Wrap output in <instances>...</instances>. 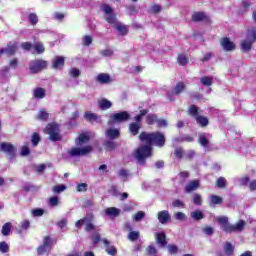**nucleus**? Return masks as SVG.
Segmentation results:
<instances>
[{
	"label": "nucleus",
	"mask_w": 256,
	"mask_h": 256,
	"mask_svg": "<svg viewBox=\"0 0 256 256\" xmlns=\"http://www.w3.org/2000/svg\"><path fill=\"white\" fill-rule=\"evenodd\" d=\"M48 204L50 207H57L59 205V197L53 196L49 198Z\"/></svg>",
	"instance_id": "nucleus-51"
},
{
	"label": "nucleus",
	"mask_w": 256,
	"mask_h": 256,
	"mask_svg": "<svg viewBox=\"0 0 256 256\" xmlns=\"http://www.w3.org/2000/svg\"><path fill=\"white\" fill-rule=\"evenodd\" d=\"M83 43L84 45H86V47H89V45H91V43H93V38H91V36L86 35L83 37Z\"/></svg>",
	"instance_id": "nucleus-63"
},
{
	"label": "nucleus",
	"mask_w": 256,
	"mask_h": 256,
	"mask_svg": "<svg viewBox=\"0 0 256 256\" xmlns=\"http://www.w3.org/2000/svg\"><path fill=\"white\" fill-rule=\"evenodd\" d=\"M17 42L15 43H8L6 48H0V57L1 55H9L10 57H13L15 53H17Z\"/></svg>",
	"instance_id": "nucleus-14"
},
{
	"label": "nucleus",
	"mask_w": 256,
	"mask_h": 256,
	"mask_svg": "<svg viewBox=\"0 0 256 256\" xmlns=\"http://www.w3.org/2000/svg\"><path fill=\"white\" fill-rule=\"evenodd\" d=\"M183 153H184V150L182 147L176 148L174 150V155L176 156L177 159H183Z\"/></svg>",
	"instance_id": "nucleus-58"
},
{
	"label": "nucleus",
	"mask_w": 256,
	"mask_h": 256,
	"mask_svg": "<svg viewBox=\"0 0 256 256\" xmlns=\"http://www.w3.org/2000/svg\"><path fill=\"white\" fill-rule=\"evenodd\" d=\"M191 19L194 23H211V18L205 12H194Z\"/></svg>",
	"instance_id": "nucleus-15"
},
{
	"label": "nucleus",
	"mask_w": 256,
	"mask_h": 256,
	"mask_svg": "<svg viewBox=\"0 0 256 256\" xmlns=\"http://www.w3.org/2000/svg\"><path fill=\"white\" fill-rule=\"evenodd\" d=\"M253 43H256V27L248 29L246 39L240 42L242 53H249L253 49Z\"/></svg>",
	"instance_id": "nucleus-4"
},
{
	"label": "nucleus",
	"mask_w": 256,
	"mask_h": 256,
	"mask_svg": "<svg viewBox=\"0 0 256 256\" xmlns=\"http://www.w3.org/2000/svg\"><path fill=\"white\" fill-rule=\"evenodd\" d=\"M89 135L87 134H80L77 141H78V145H83V143H87L89 142Z\"/></svg>",
	"instance_id": "nucleus-45"
},
{
	"label": "nucleus",
	"mask_w": 256,
	"mask_h": 256,
	"mask_svg": "<svg viewBox=\"0 0 256 256\" xmlns=\"http://www.w3.org/2000/svg\"><path fill=\"white\" fill-rule=\"evenodd\" d=\"M159 119V116L155 113H150L146 115V124L147 125H155Z\"/></svg>",
	"instance_id": "nucleus-29"
},
{
	"label": "nucleus",
	"mask_w": 256,
	"mask_h": 256,
	"mask_svg": "<svg viewBox=\"0 0 256 256\" xmlns=\"http://www.w3.org/2000/svg\"><path fill=\"white\" fill-rule=\"evenodd\" d=\"M49 63L43 59L32 60L29 64V70L32 75H37V73H41V71L47 69Z\"/></svg>",
	"instance_id": "nucleus-9"
},
{
	"label": "nucleus",
	"mask_w": 256,
	"mask_h": 256,
	"mask_svg": "<svg viewBox=\"0 0 256 256\" xmlns=\"http://www.w3.org/2000/svg\"><path fill=\"white\" fill-rule=\"evenodd\" d=\"M224 251H225L226 255L231 256V255H233V252L235 251V247H233L231 242H225Z\"/></svg>",
	"instance_id": "nucleus-38"
},
{
	"label": "nucleus",
	"mask_w": 256,
	"mask_h": 256,
	"mask_svg": "<svg viewBox=\"0 0 256 256\" xmlns=\"http://www.w3.org/2000/svg\"><path fill=\"white\" fill-rule=\"evenodd\" d=\"M84 118L86 119V121H89V123H93V121L99 120V115L91 111H87L84 113Z\"/></svg>",
	"instance_id": "nucleus-28"
},
{
	"label": "nucleus",
	"mask_w": 256,
	"mask_h": 256,
	"mask_svg": "<svg viewBox=\"0 0 256 256\" xmlns=\"http://www.w3.org/2000/svg\"><path fill=\"white\" fill-rule=\"evenodd\" d=\"M28 19L30 21V25H37V23H39V17L35 13H30L28 15Z\"/></svg>",
	"instance_id": "nucleus-44"
},
{
	"label": "nucleus",
	"mask_w": 256,
	"mask_h": 256,
	"mask_svg": "<svg viewBox=\"0 0 256 256\" xmlns=\"http://www.w3.org/2000/svg\"><path fill=\"white\" fill-rule=\"evenodd\" d=\"M102 11L105 13V15H107V23L110 25H117V16L113 14V8L109 4H103Z\"/></svg>",
	"instance_id": "nucleus-11"
},
{
	"label": "nucleus",
	"mask_w": 256,
	"mask_h": 256,
	"mask_svg": "<svg viewBox=\"0 0 256 256\" xmlns=\"http://www.w3.org/2000/svg\"><path fill=\"white\" fill-rule=\"evenodd\" d=\"M156 241L161 247H167V235L165 232L156 233Z\"/></svg>",
	"instance_id": "nucleus-22"
},
{
	"label": "nucleus",
	"mask_w": 256,
	"mask_h": 256,
	"mask_svg": "<svg viewBox=\"0 0 256 256\" xmlns=\"http://www.w3.org/2000/svg\"><path fill=\"white\" fill-rule=\"evenodd\" d=\"M106 137H108V139H119L121 132H119V129L109 128L106 130Z\"/></svg>",
	"instance_id": "nucleus-23"
},
{
	"label": "nucleus",
	"mask_w": 256,
	"mask_h": 256,
	"mask_svg": "<svg viewBox=\"0 0 256 256\" xmlns=\"http://www.w3.org/2000/svg\"><path fill=\"white\" fill-rule=\"evenodd\" d=\"M102 241L106 247V253H108V255H112V256L117 255V248H115V246H109L111 245L109 240L103 239Z\"/></svg>",
	"instance_id": "nucleus-24"
},
{
	"label": "nucleus",
	"mask_w": 256,
	"mask_h": 256,
	"mask_svg": "<svg viewBox=\"0 0 256 256\" xmlns=\"http://www.w3.org/2000/svg\"><path fill=\"white\" fill-rule=\"evenodd\" d=\"M36 119H38V121H47V119H49V113L40 110L36 116Z\"/></svg>",
	"instance_id": "nucleus-43"
},
{
	"label": "nucleus",
	"mask_w": 256,
	"mask_h": 256,
	"mask_svg": "<svg viewBox=\"0 0 256 256\" xmlns=\"http://www.w3.org/2000/svg\"><path fill=\"white\" fill-rule=\"evenodd\" d=\"M149 13H153L154 15H156V13H160L161 12V6L154 4L149 8Z\"/></svg>",
	"instance_id": "nucleus-56"
},
{
	"label": "nucleus",
	"mask_w": 256,
	"mask_h": 256,
	"mask_svg": "<svg viewBox=\"0 0 256 256\" xmlns=\"http://www.w3.org/2000/svg\"><path fill=\"white\" fill-rule=\"evenodd\" d=\"M91 151H93L91 146H85L83 148L73 147L68 151V155H70V157H79L83 155H89Z\"/></svg>",
	"instance_id": "nucleus-13"
},
{
	"label": "nucleus",
	"mask_w": 256,
	"mask_h": 256,
	"mask_svg": "<svg viewBox=\"0 0 256 256\" xmlns=\"http://www.w3.org/2000/svg\"><path fill=\"white\" fill-rule=\"evenodd\" d=\"M40 142H41V135H39V133L37 132H34L31 137V143L33 147H37Z\"/></svg>",
	"instance_id": "nucleus-40"
},
{
	"label": "nucleus",
	"mask_w": 256,
	"mask_h": 256,
	"mask_svg": "<svg viewBox=\"0 0 256 256\" xmlns=\"http://www.w3.org/2000/svg\"><path fill=\"white\" fill-rule=\"evenodd\" d=\"M185 89H187V85L185 84V82L179 81V82H177L176 85L173 87V89H172V95L179 96V95H181V93H183V91H185Z\"/></svg>",
	"instance_id": "nucleus-18"
},
{
	"label": "nucleus",
	"mask_w": 256,
	"mask_h": 256,
	"mask_svg": "<svg viewBox=\"0 0 256 256\" xmlns=\"http://www.w3.org/2000/svg\"><path fill=\"white\" fill-rule=\"evenodd\" d=\"M45 213V210L41 209V208H36L32 210V215L34 217H42V215Z\"/></svg>",
	"instance_id": "nucleus-59"
},
{
	"label": "nucleus",
	"mask_w": 256,
	"mask_h": 256,
	"mask_svg": "<svg viewBox=\"0 0 256 256\" xmlns=\"http://www.w3.org/2000/svg\"><path fill=\"white\" fill-rule=\"evenodd\" d=\"M105 215L110 217H119V215H121V210L116 207H110L105 210Z\"/></svg>",
	"instance_id": "nucleus-26"
},
{
	"label": "nucleus",
	"mask_w": 256,
	"mask_h": 256,
	"mask_svg": "<svg viewBox=\"0 0 256 256\" xmlns=\"http://www.w3.org/2000/svg\"><path fill=\"white\" fill-rule=\"evenodd\" d=\"M156 125L158 128L167 127V120L158 118Z\"/></svg>",
	"instance_id": "nucleus-64"
},
{
	"label": "nucleus",
	"mask_w": 256,
	"mask_h": 256,
	"mask_svg": "<svg viewBox=\"0 0 256 256\" xmlns=\"http://www.w3.org/2000/svg\"><path fill=\"white\" fill-rule=\"evenodd\" d=\"M217 223L220 224V227L224 233H241L245 229L247 222L245 220H239L235 225L229 223V217L221 216L216 219Z\"/></svg>",
	"instance_id": "nucleus-2"
},
{
	"label": "nucleus",
	"mask_w": 256,
	"mask_h": 256,
	"mask_svg": "<svg viewBox=\"0 0 256 256\" xmlns=\"http://www.w3.org/2000/svg\"><path fill=\"white\" fill-rule=\"evenodd\" d=\"M87 183H80V184H77L76 186V191L78 193H85L87 191Z\"/></svg>",
	"instance_id": "nucleus-50"
},
{
	"label": "nucleus",
	"mask_w": 256,
	"mask_h": 256,
	"mask_svg": "<svg viewBox=\"0 0 256 256\" xmlns=\"http://www.w3.org/2000/svg\"><path fill=\"white\" fill-rule=\"evenodd\" d=\"M249 181H251V179L247 175L241 177L239 180L242 187H247V185H249Z\"/></svg>",
	"instance_id": "nucleus-54"
},
{
	"label": "nucleus",
	"mask_w": 256,
	"mask_h": 256,
	"mask_svg": "<svg viewBox=\"0 0 256 256\" xmlns=\"http://www.w3.org/2000/svg\"><path fill=\"white\" fill-rule=\"evenodd\" d=\"M158 221L162 225H165V223H168V221H171V214H169V211L167 210H162L159 211L157 214Z\"/></svg>",
	"instance_id": "nucleus-17"
},
{
	"label": "nucleus",
	"mask_w": 256,
	"mask_h": 256,
	"mask_svg": "<svg viewBox=\"0 0 256 256\" xmlns=\"http://www.w3.org/2000/svg\"><path fill=\"white\" fill-rule=\"evenodd\" d=\"M202 231H203V233L205 234V235H213V233H215V229H213V227H211V226H206V227H204L203 229H202Z\"/></svg>",
	"instance_id": "nucleus-61"
},
{
	"label": "nucleus",
	"mask_w": 256,
	"mask_h": 256,
	"mask_svg": "<svg viewBox=\"0 0 256 256\" xmlns=\"http://www.w3.org/2000/svg\"><path fill=\"white\" fill-rule=\"evenodd\" d=\"M151 155H153V147L147 144L139 147L136 150L135 158L137 159L138 163H140V165H145L147 158L151 157Z\"/></svg>",
	"instance_id": "nucleus-7"
},
{
	"label": "nucleus",
	"mask_w": 256,
	"mask_h": 256,
	"mask_svg": "<svg viewBox=\"0 0 256 256\" xmlns=\"http://www.w3.org/2000/svg\"><path fill=\"white\" fill-rule=\"evenodd\" d=\"M53 249V238L49 235L43 237V242L37 247V255H49Z\"/></svg>",
	"instance_id": "nucleus-8"
},
{
	"label": "nucleus",
	"mask_w": 256,
	"mask_h": 256,
	"mask_svg": "<svg viewBox=\"0 0 256 256\" xmlns=\"http://www.w3.org/2000/svg\"><path fill=\"white\" fill-rule=\"evenodd\" d=\"M177 63L181 65V67H185L187 63H189V58H187L185 54H179L177 57Z\"/></svg>",
	"instance_id": "nucleus-35"
},
{
	"label": "nucleus",
	"mask_w": 256,
	"mask_h": 256,
	"mask_svg": "<svg viewBox=\"0 0 256 256\" xmlns=\"http://www.w3.org/2000/svg\"><path fill=\"white\" fill-rule=\"evenodd\" d=\"M0 151L2 153H6L9 157V159H15V153L17 149L11 142H2L0 144Z\"/></svg>",
	"instance_id": "nucleus-12"
},
{
	"label": "nucleus",
	"mask_w": 256,
	"mask_h": 256,
	"mask_svg": "<svg viewBox=\"0 0 256 256\" xmlns=\"http://www.w3.org/2000/svg\"><path fill=\"white\" fill-rule=\"evenodd\" d=\"M222 203H223L222 197L215 194L210 195V206L221 205Z\"/></svg>",
	"instance_id": "nucleus-32"
},
{
	"label": "nucleus",
	"mask_w": 256,
	"mask_h": 256,
	"mask_svg": "<svg viewBox=\"0 0 256 256\" xmlns=\"http://www.w3.org/2000/svg\"><path fill=\"white\" fill-rule=\"evenodd\" d=\"M198 143L202 147H208L209 146V139H207V135L205 133L199 135Z\"/></svg>",
	"instance_id": "nucleus-34"
},
{
	"label": "nucleus",
	"mask_w": 256,
	"mask_h": 256,
	"mask_svg": "<svg viewBox=\"0 0 256 256\" xmlns=\"http://www.w3.org/2000/svg\"><path fill=\"white\" fill-rule=\"evenodd\" d=\"M33 95L35 96L36 99H45L47 92L45 91V88L37 87L33 91Z\"/></svg>",
	"instance_id": "nucleus-27"
},
{
	"label": "nucleus",
	"mask_w": 256,
	"mask_h": 256,
	"mask_svg": "<svg viewBox=\"0 0 256 256\" xmlns=\"http://www.w3.org/2000/svg\"><path fill=\"white\" fill-rule=\"evenodd\" d=\"M67 189L66 185H56L53 187V193H63Z\"/></svg>",
	"instance_id": "nucleus-57"
},
{
	"label": "nucleus",
	"mask_w": 256,
	"mask_h": 256,
	"mask_svg": "<svg viewBox=\"0 0 256 256\" xmlns=\"http://www.w3.org/2000/svg\"><path fill=\"white\" fill-rule=\"evenodd\" d=\"M201 113H203V110L195 104L190 105L188 108V115L195 119L197 125L200 127H207L209 125V118L201 115Z\"/></svg>",
	"instance_id": "nucleus-3"
},
{
	"label": "nucleus",
	"mask_w": 256,
	"mask_h": 256,
	"mask_svg": "<svg viewBox=\"0 0 256 256\" xmlns=\"http://www.w3.org/2000/svg\"><path fill=\"white\" fill-rule=\"evenodd\" d=\"M141 129V124L139 123H130L129 124V131L131 133V135H133V137L139 135V130Z\"/></svg>",
	"instance_id": "nucleus-25"
},
{
	"label": "nucleus",
	"mask_w": 256,
	"mask_h": 256,
	"mask_svg": "<svg viewBox=\"0 0 256 256\" xmlns=\"http://www.w3.org/2000/svg\"><path fill=\"white\" fill-rule=\"evenodd\" d=\"M216 186L218 189H225V187H227V179H225V177H219L216 180Z\"/></svg>",
	"instance_id": "nucleus-42"
},
{
	"label": "nucleus",
	"mask_w": 256,
	"mask_h": 256,
	"mask_svg": "<svg viewBox=\"0 0 256 256\" xmlns=\"http://www.w3.org/2000/svg\"><path fill=\"white\" fill-rule=\"evenodd\" d=\"M104 147L106 151H115V149H117V143L111 140H108L104 143Z\"/></svg>",
	"instance_id": "nucleus-41"
},
{
	"label": "nucleus",
	"mask_w": 256,
	"mask_h": 256,
	"mask_svg": "<svg viewBox=\"0 0 256 256\" xmlns=\"http://www.w3.org/2000/svg\"><path fill=\"white\" fill-rule=\"evenodd\" d=\"M44 131L46 135H49V141H53L55 143L63 139L61 136V129L57 123H48Z\"/></svg>",
	"instance_id": "nucleus-6"
},
{
	"label": "nucleus",
	"mask_w": 256,
	"mask_h": 256,
	"mask_svg": "<svg viewBox=\"0 0 256 256\" xmlns=\"http://www.w3.org/2000/svg\"><path fill=\"white\" fill-rule=\"evenodd\" d=\"M139 139L141 143H146L151 147L153 145L154 147H165V143L167 139L165 138V134L162 132L156 131V132H145L142 131L139 135Z\"/></svg>",
	"instance_id": "nucleus-1"
},
{
	"label": "nucleus",
	"mask_w": 256,
	"mask_h": 256,
	"mask_svg": "<svg viewBox=\"0 0 256 256\" xmlns=\"http://www.w3.org/2000/svg\"><path fill=\"white\" fill-rule=\"evenodd\" d=\"M13 225L11 224V222H6L3 226H2V230L1 233L4 237H8V235L11 234V229H12Z\"/></svg>",
	"instance_id": "nucleus-31"
},
{
	"label": "nucleus",
	"mask_w": 256,
	"mask_h": 256,
	"mask_svg": "<svg viewBox=\"0 0 256 256\" xmlns=\"http://www.w3.org/2000/svg\"><path fill=\"white\" fill-rule=\"evenodd\" d=\"M99 107L102 111H105L107 109H111V107H113V103H111V101L107 100L106 98H103L99 102Z\"/></svg>",
	"instance_id": "nucleus-30"
},
{
	"label": "nucleus",
	"mask_w": 256,
	"mask_h": 256,
	"mask_svg": "<svg viewBox=\"0 0 256 256\" xmlns=\"http://www.w3.org/2000/svg\"><path fill=\"white\" fill-rule=\"evenodd\" d=\"M108 192L110 193V195H113V197H119V190L115 185H112Z\"/></svg>",
	"instance_id": "nucleus-60"
},
{
	"label": "nucleus",
	"mask_w": 256,
	"mask_h": 256,
	"mask_svg": "<svg viewBox=\"0 0 256 256\" xmlns=\"http://www.w3.org/2000/svg\"><path fill=\"white\" fill-rule=\"evenodd\" d=\"M140 234L139 231H130V233L128 234V239L129 241H137V239H139Z\"/></svg>",
	"instance_id": "nucleus-49"
},
{
	"label": "nucleus",
	"mask_w": 256,
	"mask_h": 256,
	"mask_svg": "<svg viewBox=\"0 0 256 256\" xmlns=\"http://www.w3.org/2000/svg\"><path fill=\"white\" fill-rule=\"evenodd\" d=\"M31 227V222L29 220H23L20 224V231H27Z\"/></svg>",
	"instance_id": "nucleus-52"
},
{
	"label": "nucleus",
	"mask_w": 256,
	"mask_h": 256,
	"mask_svg": "<svg viewBox=\"0 0 256 256\" xmlns=\"http://www.w3.org/2000/svg\"><path fill=\"white\" fill-rule=\"evenodd\" d=\"M21 47L24 51H31L33 49V44L31 42H24L21 44Z\"/></svg>",
	"instance_id": "nucleus-62"
},
{
	"label": "nucleus",
	"mask_w": 256,
	"mask_h": 256,
	"mask_svg": "<svg viewBox=\"0 0 256 256\" xmlns=\"http://www.w3.org/2000/svg\"><path fill=\"white\" fill-rule=\"evenodd\" d=\"M129 119H131V115L127 111L114 113L110 116L108 125H114V123H125V121H129Z\"/></svg>",
	"instance_id": "nucleus-10"
},
{
	"label": "nucleus",
	"mask_w": 256,
	"mask_h": 256,
	"mask_svg": "<svg viewBox=\"0 0 256 256\" xmlns=\"http://www.w3.org/2000/svg\"><path fill=\"white\" fill-rule=\"evenodd\" d=\"M199 180H192L185 186L186 193H192V191H197L199 189Z\"/></svg>",
	"instance_id": "nucleus-21"
},
{
	"label": "nucleus",
	"mask_w": 256,
	"mask_h": 256,
	"mask_svg": "<svg viewBox=\"0 0 256 256\" xmlns=\"http://www.w3.org/2000/svg\"><path fill=\"white\" fill-rule=\"evenodd\" d=\"M220 45L224 51H235L236 49L235 42L231 41L227 37L221 38Z\"/></svg>",
	"instance_id": "nucleus-16"
},
{
	"label": "nucleus",
	"mask_w": 256,
	"mask_h": 256,
	"mask_svg": "<svg viewBox=\"0 0 256 256\" xmlns=\"http://www.w3.org/2000/svg\"><path fill=\"white\" fill-rule=\"evenodd\" d=\"M69 74L71 77H74L75 79H77V77L81 75V70L77 68H71L69 71Z\"/></svg>",
	"instance_id": "nucleus-55"
},
{
	"label": "nucleus",
	"mask_w": 256,
	"mask_h": 256,
	"mask_svg": "<svg viewBox=\"0 0 256 256\" xmlns=\"http://www.w3.org/2000/svg\"><path fill=\"white\" fill-rule=\"evenodd\" d=\"M200 83H202L204 87H211V85H213V78L209 76H203L200 78Z\"/></svg>",
	"instance_id": "nucleus-39"
},
{
	"label": "nucleus",
	"mask_w": 256,
	"mask_h": 256,
	"mask_svg": "<svg viewBox=\"0 0 256 256\" xmlns=\"http://www.w3.org/2000/svg\"><path fill=\"white\" fill-rule=\"evenodd\" d=\"M97 83H100V85H109L111 83V76L107 73H100L96 77Z\"/></svg>",
	"instance_id": "nucleus-19"
},
{
	"label": "nucleus",
	"mask_w": 256,
	"mask_h": 256,
	"mask_svg": "<svg viewBox=\"0 0 256 256\" xmlns=\"http://www.w3.org/2000/svg\"><path fill=\"white\" fill-rule=\"evenodd\" d=\"M114 27L119 31L120 35H127V33H129V28L121 23H117Z\"/></svg>",
	"instance_id": "nucleus-33"
},
{
	"label": "nucleus",
	"mask_w": 256,
	"mask_h": 256,
	"mask_svg": "<svg viewBox=\"0 0 256 256\" xmlns=\"http://www.w3.org/2000/svg\"><path fill=\"white\" fill-rule=\"evenodd\" d=\"M0 253H9V244L7 242H0Z\"/></svg>",
	"instance_id": "nucleus-53"
},
{
	"label": "nucleus",
	"mask_w": 256,
	"mask_h": 256,
	"mask_svg": "<svg viewBox=\"0 0 256 256\" xmlns=\"http://www.w3.org/2000/svg\"><path fill=\"white\" fill-rule=\"evenodd\" d=\"M93 221H95V216L93 215V213H87L84 218L78 220L75 223V227L77 229H81V227H83V225L86 224L84 231H86V233H91V231H95L96 229L95 224H93Z\"/></svg>",
	"instance_id": "nucleus-5"
},
{
	"label": "nucleus",
	"mask_w": 256,
	"mask_h": 256,
	"mask_svg": "<svg viewBox=\"0 0 256 256\" xmlns=\"http://www.w3.org/2000/svg\"><path fill=\"white\" fill-rule=\"evenodd\" d=\"M168 253L170 255H177L179 253V247L175 244L168 245Z\"/></svg>",
	"instance_id": "nucleus-47"
},
{
	"label": "nucleus",
	"mask_w": 256,
	"mask_h": 256,
	"mask_svg": "<svg viewBox=\"0 0 256 256\" xmlns=\"http://www.w3.org/2000/svg\"><path fill=\"white\" fill-rule=\"evenodd\" d=\"M33 49L38 55H42V53L45 51V46L43 45V42H36L33 45Z\"/></svg>",
	"instance_id": "nucleus-37"
},
{
	"label": "nucleus",
	"mask_w": 256,
	"mask_h": 256,
	"mask_svg": "<svg viewBox=\"0 0 256 256\" xmlns=\"http://www.w3.org/2000/svg\"><path fill=\"white\" fill-rule=\"evenodd\" d=\"M63 67H65V57L56 56L52 63V69H63Z\"/></svg>",
	"instance_id": "nucleus-20"
},
{
	"label": "nucleus",
	"mask_w": 256,
	"mask_h": 256,
	"mask_svg": "<svg viewBox=\"0 0 256 256\" xmlns=\"http://www.w3.org/2000/svg\"><path fill=\"white\" fill-rule=\"evenodd\" d=\"M20 155L21 157H28V155H31V149L29 148V146L27 145L22 146Z\"/></svg>",
	"instance_id": "nucleus-48"
},
{
	"label": "nucleus",
	"mask_w": 256,
	"mask_h": 256,
	"mask_svg": "<svg viewBox=\"0 0 256 256\" xmlns=\"http://www.w3.org/2000/svg\"><path fill=\"white\" fill-rule=\"evenodd\" d=\"M192 202L197 206L203 205V199L201 198L200 194L197 193L193 195Z\"/></svg>",
	"instance_id": "nucleus-46"
},
{
	"label": "nucleus",
	"mask_w": 256,
	"mask_h": 256,
	"mask_svg": "<svg viewBox=\"0 0 256 256\" xmlns=\"http://www.w3.org/2000/svg\"><path fill=\"white\" fill-rule=\"evenodd\" d=\"M190 215L194 221H201V219H205V214H203L200 210L191 212Z\"/></svg>",
	"instance_id": "nucleus-36"
}]
</instances>
